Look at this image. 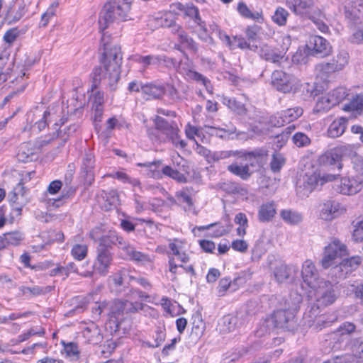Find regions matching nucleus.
I'll list each match as a JSON object with an SVG mask.
<instances>
[{
  "label": "nucleus",
  "mask_w": 363,
  "mask_h": 363,
  "mask_svg": "<svg viewBox=\"0 0 363 363\" xmlns=\"http://www.w3.org/2000/svg\"><path fill=\"white\" fill-rule=\"evenodd\" d=\"M101 43L104 47V66L94 69V86H96L99 81V84L106 87H109L111 90H116L120 79L122 63L121 48L114 45L109 48V35L104 32L102 33Z\"/></svg>",
  "instance_id": "1"
},
{
  "label": "nucleus",
  "mask_w": 363,
  "mask_h": 363,
  "mask_svg": "<svg viewBox=\"0 0 363 363\" xmlns=\"http://www.w3.org/2000/svg\"><path fill=\"white\" fill-rule=\"evenodd\" d=\"M338 175L323 172L319 169L307 172L296 184V194L304 199L315 190L320 189L325 184L335 181Z\"/></svg>",
  "instance_id": "2"
},
{
  "label": "nucleus",
  "mask_w": 363,
  "mask_h": 363,
  "mask_svg": "<svg viewBox=\"0 0 363 363\" xmlns=\"http://www.w3.org/2000/svg\"><path fill=\"white\" fill-rule=\"evenodd\" d=\"M133 0H119L105 4L99 18V30L104 31L114 21H126Z\"/></svg>",
  "instance_id": "3"
},
{
  "label": "nucleus",
  "mask_w": 363,
  "mask_h": 363,
  "mask_svg": "<svg viewBox=\"0 0 363 363\" xmlns=\"http://www.w3.org/2000/svg\"><path fill=\"white\" fill-rule=\"evenodd\" d=\"M168 247L169 270L176 274L179 273V267H182V264L189 261V256L186 253V243L179 239L170 240Z\"/></svg>",
  "instance_id": "4"
},
{
  "label": "nucleus",
  "mask_w": 363,
  "mask_h": 363,
  "mask_svg": "<svg viewBox=\"0 0 363 363\" xmlns=\"http://www.w3.org/2000/svg\"><path fill=\"white\" fill-rule=\"evenodd\" d=\"M113 262V255L111 252L108 245H106V238H101L100 243L96 247V257L93 264V272H87L84 277H91L93 273L101 276H106Z\"/></svg>",
  "instance_id": "5"
},
{
  "label": "nucleus",
  "mask_w": 363,
  "mask_h": 363,
  "mask_svg": "<svg viewBox=\"0 0 363 363\" xmlns=\"http://www.w3.org/2000/svg\"><path fill=\"white\" fill-rule=\"evenodd\" d=\"M174 7L179 11H184L186 15L191 17L194 22L197 25L196 33L198 38L208 45H215L213 38L208 34L206 23L199 16L198 9L193 5L184 6L180 3L173 4Z\"/></svg>",
  "instance_id": "6"
},
{
  "label": "nucleus",
  "mask_w": 363,
  "mask_h": 363,
  "mask_svg": "<svg viewBox=\"0 0 363 363\" xmlns=\"http://www.w3.org/2000/svg\"><path fill=\"white\" fill-rule=\"evenodd\" d=\"M350 54L344 49L338 50L337 53L329 62H322L316 65L315 70L322 77H326L330 74L343 70L349 64Z\"/></svg>",
  "instance_id": "7"
},
{
  "label": "nucleus",
  "mask_w": 363,
  "mask_h": 363,
  "mask_svg": "<svg viewBox=\"0 0 363 363\" xmlns=\"http://www.w3.org/2000/svg\"><path fill=\"white\" fill-rule=\"evenodd\" d=\"M347 254V246L335 239L325 247L321 265L324 269H328L337 264Z\"/></svg>",
  "instance_id": "8"
},
{
  "label": "nucleus",
  "mask_w": 363,
  "mask_h": 363,
  "mask_svg": "<svg viewBox=\"0 0 363 363\" xmlns=\"http://www.w3.org/2000/svg\"><path fill=\"white\" fill-rule=\"evenodd\" d=\"M154 123L155 128L165 134L176 147L184 149L186 146V143L181 138L179 129L175 122H169L157 116Z\"/></svg>",
  "instance_id": "9"
},
{
  "label": "nucleus",
  "mask_w": 363,
  "mask_h": 363,
  "mask_svg": "<svg viewBox=\"0 0 363 363\" xmlns=\"http://www.w3.org/2000/svg\"><path fill=\"white\" fill-rule=\"evenodd\" d=\"M347 96L348 93L345 87L335 89L328 94L318 97L315 104V110L318 112L328 111L339 104Z\"/></svg>",
  "instance_id": "10"
},
{
  "label": "nucleus",
  "mask_w": 363,
  "mask_h": 363,
  "mask_svg": "<svg viewBox=\"0 0 363 363\" xmlns=\"http://www.w3.org/2000/svg\"><path fill=\"white\" fill-rule=\"evenodd\" d=\"M363 188V175L361 174H347L340 178L336 185V191L347 196H352L359 192Z\"/></svg>",
  "instance_id": "11"
},
{
  "label": "nucleus",
  "mask_w": 363,
  "mask_h": 363,
  "mask_svg": "<svg viewBox=\"0 0 363 363\" xmlns=\"http://www.w3.org/2000/svg\"><path fill=\"white\" fill-rule=\"evenodd\" d=\"M272 85L279 91L289 93L299 86L298 80L281 70H275L272 75Z\"/></svg>",
  "instance_id": "12"
},
{
  "label": "nucleus",
  "mask_w": 363,
  "mask_h": 363,
  "mask_svg": "<svg viewBox=\"0 0 363 363\" xmlns=\"http://www.w3.org/2000/svg\"><path fill=\"white\" fill-rule=\"evenodd\" d=\"M132 60L142 65L144 69H146L149 66L174 67L177 63L174 59L167 57L164 55H149L145 56L135 55L132 56Z\"/></svg>",
  "instance_id": "13"
},
{
  "label": "nucleus",
  "mask_w": 363,
  "mask_h": 363,
  "mask_svg": "<svg viewBox=\"0 0 363 363\" xmlns=\"http://www.w3.org/2000/svg\"><path fill=\"white\" fill-rule=\"evenodd\" d=\"M143 305L139 302H132L128 300H114L109 302L108 315L118 318L124 313H134L141 310Z\"/></svg>",
  "instance_id": "14"
},
{
  "label": "nucleus",
  "mask_w": 363,
  "mask_h": 363,
  "mask_svg": "<svg viewBox=\"0 0 363 363\" xmlns=\"http://www.w3.org/2000/svg\"><path fill=\"white\" fill-rule=\"evenodd\" d=\"M113 238H116L115 243L125 254L126 258L143 264L152 262V259L148 255L137 251L133 245L126 242L122 237L113 234Z\"/></svg>",
  "instance_id": "15"
},
{
  "label": "nucleus",
  "mask_w": 363,
  "mask_h": 363,
  "mask_svg": "<svg viewBox=\"0 0 363 363\" xmlns=\"http://www.w3.org/2000/svg\"><path fill=\"white\" fill-rule=\"evenodd\" d=\"M311 290L315 292L318 308L332 304L337 298L333 286L329 281H323L319 284L318 287L313 288Z\"/></svg>",
  "instance_id": "16"
},
{
  "label": "nucleus",
  "mask_w": 363,
  "mask_h": 363,
  "mask_svg": "<svg viewBox=\"0 0 363 363\" xmlns=\"http://www.w3.org/2000/svg\"><path fill=\"white\" fill-rule=\"evenodd\" d=\"M285 4L295 15L308 18L318 9L315 0H286Z\"/></svg>",
  "instance_id": "17"
},
{
  "label": "nucleus",
  "mask_w": 363,
  "mask_h": 363,
  "mask_svg": "<svg viewBox=\"0 0 363 363\" xmlns=\"http://www.w3.org/2000/svg\"><path fill=\"white\" fill-rule=\"evenodd\" d=\"M346 211L345 208L335 201L326 200L319 206V217L322 220L330 221Z\"/></svg>",
  "instance_id": "18"
},
{
  "label": "nucleus",
  "mask_w": 363,
  "mask_h": 363,
  "mask_svg": "<svg viewBox=\"0 0 363 363\" xmlns=\"http://www.w3.org/2000/svg\"><path fill=\"white\" fill-rule=\"evenodd\" d=\"M274 324V327L286 330H293L296 326L295 314L291 310H277L268 320Z\"/></svg>",
  "instance_id": "19"
},
{
  "label": "nucleus",
  "mask_w": 363,
  "mask_h": 363,
  "mask_svg": "<svg viewBox=\"0 0 363 363\" xmlns=\"http://www.w3.org/2000/svg\"><path fill=\"white\" fill-rule=\"evenodd\" d=\"M301 275L303 283L311 289L318 287L319 284L323 281L320 279L313 262L308 259L303 264Z\"/></svg>",
  "instance_id": "20"
},
{
  "label": "nucleus",
  "mask_w": 363,
  "mask_h": 363,
  "mask_svg": "<svg viewBox=\"0 0 363 363\" xmlns=\"http://www.w3.org/2000/svg\"><path fill=\"white\" fill-rule=\"evenodd\" d=\"M303 114V109L296 106L282 111L270 119V123L274 126H283L298 119Z\"/></svg>",
  "instance_id": "21"
},
{
  "label": "nucleus",
  "mask_w": 363,
  "mask_h": 363,
  "mask_svg": "<svg viewBox=\"0 0 363 363\" xmlns=\"http://www.w3.org/2000/svg\"><path fill=\"white\" fill-rule=\"evenodd\" d=\"M349 150H350V145L337 146L323 155L320 160L323 162L330 165L337 164V168L341 169L342 168V164H341L342 158Z\"/></svg>",
  "instance_id": "22"
},
{
  "label": "nucleus",
  "mask_w": 363,
  "mask_h": 363,
  "mask_svg": "<svg viewBox=\"0 0 363 363\" xmlns=\"http://www.w3.org/2000/svg\"><path fill=\"white\" fill-rule=\"evenodd\" d=\"M179 72L184 75L188 79L194 80L203 84L208 92L211 94L212 93L213 86L211 82L205 76L194 70L189 62H181L179 67Z\"/></svg>",
  "instance_id": "23"
},
{
  "label": "nucleus",
  "mask_w": 363,
  "mask_h": 363,
  "mask_svg": "<svg viewBox=\"0 0 363 363\" xmlns=\"http://www.w3.org/2000/svg\"><path fill=\"white\" fill-rule=\"evenodd\" d=\"M28 5L25 0H13L9 6L6 18L10 23L18 21L27 12Z\"/></svg>",
  "instance_id": "24"
},
{
  "label": "nucleus",
  "mask_w": 363,
  "mask_h": 363,
  "mask_svg": "<svg viewBox=\"0 0 363 363\" xmlns=\"http://www.w3.org/2000/svg\"><path fill=\"white\" fill-rule=\"evenodd\" d=\"M94 79H93V84L91 85V91L92 94L90 96V99L92 102V106L93 108L95 110V120H100V118L102 116L103 113V104L104 103V92H101L100 91H94V89H96L98 86H101L102 88L106 89V90H109L110 91H114L115 90H111L109 87H106L105 86H103L101 84L99 83V81L97 82V86H94Z\"/></svg>",
  "instance_id": "25"
},
{
  "label": "nucleus",
  "mask_w": 363,
  "mask_h": 363,
  "mask_svg": "<svg viewBox=\"0 0 363 363\" xmlns=\"http://www.w3.org/2000/svg\"><path fill=\"white\" fill-rule=\"evenodd\" d=\"M362 258L360 256L356 255L350 258L343 259L335 269L338 270L339 278H345L347 274L354 271L361 264Z\"/></svg>",
  "instance_id": "26"
},
{
  "label": "nucleus",
  "mask_w": 363,
  "mask_h": 363,
  "mask_svg": "<svg viewBox=\"0 0 363 363\" xmlns=\"http://www.w3.org/2000/svg\"><path fill=\"white\" fill-rule=\"evenodd\" d=\"M239 155L238 152L235 156L236 160L228 165L227 169L230 173L240 177L243 180H247L251 176L249 165L247 162L243 163L245 161V158L239 159Z\"/></svg>",
  "instance_id": "27"
},
{
  "label": "nucleus",
  "mask_w": 363,
  "mask_h": 363,
  "mask_svg": "<svg viewBox=\"0 0 363 363\" xmlns=\"http://www.w3.org/2000/svg\"><path fill=\"white\" fill-rule=\"evenodd\" d=\"M35 174V172H26L22 174L21 181L13 188L12 192L9 195L11 202H18V201H26V195L27 190L23 186V182L30 180Z\"/></svg>",
  "instance_id": "28"
},
{
  "label": "nucleus",
  "mask_w": 363,
  "mask_h": 363,
  "mask_svg": "<svg viewBox=\"0 0 363 363\" xmlns=\"http://www.w3.org/2000/svg\"><path fill=\"white\" fill-rule=\"evenodd\" d=\"M342 6L347 17L359 18L363 13V0H343Z\"/></svg>",
  "instance_id": "29"
},
{
  "label": "nucleus",
  "mask_w": 363,
  "mask_h": 363,
  "mask_svg": "<svg viewBox=\"0 0 363 363\" xmlns=\"http://www.w3.org/2000/svg\"><path fill=\"white\" fill-rule=\"evenodd\" d=\"M94 156L91 152H87L82 159L81 170L86 182L91 184L94 180Z\"/></svg>",
  "instance_id": "30"
},
{
  "label": "nucleus",
  "mask_w": 363,
  "mask_h": 363,
  "mask_svg": "<svg viewBox=\"0 0 363 363\" xmlns=\"http://www.w3.org/2000/svg\"><path fill=\"white\" fill-rule=\"evenodd\" d=\"M99 203L104 211H110L119 203V196L116 190L102 191L99 197Z\"/></svg>",
  "instance_id": "31"
},
{
  "label": "nucleus",
  "mask_w": 363,
  "mask_h": 363,
  "mask_svg": "<svg viewBox=\"0 0 363 363\" xmlns=\"http://www.w3.org/2000/svg\"><path fill=\"white\" fill-rule=\"evenodd\" d=\"M277 203L273 201L263 203L258 209V220L262 223L272 220L277 214Z\"/></svg>",
  "instance_id": "32"
},
{
  "label": "nucleus",
  "mask_w": 363,
  "mask_h": 363,
  "mask_svg": "<svg viewBox=\"0 0 363 363\" xmlns=\"http://www.w3.org/2000/svg\"><path fill=\"white\" fill-rule=\"evenodd\" d=\"M310 47L313 54H319L322 56L329 55L331 46L328 41L321 36L315 35L310 40Z\"/></svg>",
  "instance_id": "33"
},
{
  "label": "nucleus",
  "mask_w": 363,
  "mask_h": 363,
  "mask_svg": "<svg viewBox=\"0 0 363 363\" xmlns=\"http://www.w3.org/2000/svg\"><path fill=\"white\" fill-rule=\"evenodd\" d=\"M347 123L348 120L345 117H340L334 120L328 128V137L335 138L341 136L347 128Z\"/></svg>",
  "instance_id": "34"
},
{
  "label": "nucleus",
  "mask_w": 363,
  "mask_h": 363,
  "mask_svg": "<svg viewBox=\"0 0 363 363\" xmlns=\"http://www.w3.org/2000/svg\"><path fill=\"white\" fill-rule=\"evenodd\" d=\"M82 336L86 342L92 345H97L103 340L100 329L94 324L86 327L82 331Z\"/></svg>",
  "instance_id": "35"
},
{
  "label": "nucleus",
  "mask_w": 363,
  "mask_h": 363,
  "mask_svg": "<svg viewBox=\"0 0 363 363\" xmlns=\"http://www.w3.org/2000/svg\"><path fill=\"white\" fill-rule=\"evenodd\" d=\"M161 164L162 162L160 160L137 164L138 167H145L146 169L145 174L147 177L157 179L162 178L163 173Z\"/></svg>",
  "instance_id": "36"
},
{
  "label": "nucleus",
  "mask_w": 363,
  "mask_h": 363,
  "mask_svg": "<svg viewBox=\"0 0 363 363\" xmlns=\"http://www.w3.org/2000/svg\"><path fill=\"white\" fill-rule=\"evenodd\" d=\"M142 93L146 96L147 99H160L164 95L163 84L147 83L142 87Z\"/></svg>",
  "instance_id": "37"
},
{
  "label": "nucleus",
  "mask_w": 363,
  "mask_h": 363,
  "mask_svg": "<svg viewBox=\"0 0 363 363\" xmlns=\"http://www.w3.org/2000/svg\"><path fill=\"white\" fill-rule=\"evenodd\" d=\"M232 225L229 223L226 225H223L220 223H211L208 225L201 226L199 230H210L209 235L213 238H219L227 233L231 230Z\"/></svg>",
  "instance_id": "38"
},
{
  "label": "nucleus",
  "mask_w": 363,
  "mask_h": 363,
  "mask_svg": "<svg viewBox=\"0 0 363 363\" xmlns=\"http://www.w3.org/2000/svg\"><path fill=\"white\" fill-rule=\"evenodd\" d=\"M236 326V318L228 315L220 319L217 330L221 334H227L235 330Z\"/></svg>",
  "instance_id": "39"
},
{
  "label": "nucleus",
  "mask_w": 363,
  "mask_h": 363,
  "mask_svg": "<svg viewBox=\"0 0 363 363\" xmlns=\"http://www.w3.org/2000/svg\"><path fill=\"white\" fill-rule=\"evenodd\" d=\"M177 29L174 32L177 33L178 36V39L180 43L186 48L196 52L198 50V46L196 43L190 38L185 31H184L179 26H176Z\"/></svg>",
  "instance_id": "40"
},
{
  "label": "nucleus",
  "mask_w": 363,
  "mask_h": 363,
  "mask_svg": "<svg viewBox=\"0 0 363 363\" xmlns=\"http://www.w3.org/2000/svg\"><path fill=\"white\" fill-rule=\"evenodd\" d=\"M259 53L261 57L274 63L279 62L280 59L282 58V55L281 54L277 53L274 49L267 44H262L260 46Z\"/></svg>",
  "instance_id": "41"
},
{
  "label": "nucleus",
  "mask_w": 363,
  "mask_h": 363,
  "mask_svg": "<svg viewBox=\"0 0 363 363\" xmlns=\"http://www.w3.org/2000/svg\"><path fill=\"white\" fill-rule=\"evenodd\" d=\"M280 216L286 223L289 225H297L303 220L301 213L291 209L281 210Z\"/></svg>",
  "instance_id": "42"
},
{
  "label": "nucleus",
  "mask_w": 363,
  "mask_h": 363,
  "mask_svg": "<svg viewBox=\"0 0 363 363\" xmlns=\"http://www.w3.org/2000/svg\"><path fill=\"white\" fill-rule=\"evenodd\" d=\"M222 103L238 115H245L247 113V108L245 105L234 98L223 96Z\"/></svg>",
  "instance_id": "43"
},
{
  "label": "nucleus",
  "mask_w": 363,
  "mask_h": 363,
  "mask_svg": "<svg viewBox=\"0 0 363 363\" xmlns=\"http://www.w3.org/2000/svg\"><path fill=\"white\" fill-rule=\"evenodd\" d=\"M303 319L305 324H307L309 328L315 331L320 330L322 328L330 325V323L333 321V320H327L324 315L316 317L314 320H307L306 314H305Z\"/></svg>",
  "instance_id": "44"
},
{
  "label": "nucleus",
  "mask_w": 363,
  "mask_h": 363,
  "mask_svg": "<svg viewBox=\"0 0 363 363\" xmlns=\"http://www.w3.org/2000/svg\"><path fill=\"white\" fill-rule=\"evenodd\" d=\"M342 109L345 111H355L358 114H360L363 109V92L353 97L348 104L344 105Z\"/></svg>",
  "instance_id": "45"
},
{
  "label": "nucleus",
  "mask_w": 363,
  "mask_h": 363,
  "mask_svg": "<svg viewBox=\"0 0 363 363\" xmlns=\"http://www.w3.org/2000/svg\"><path fill=\"white\" fill-rule=\"evenodd\" d=\"M324 18L323 13L318 8L314 10L313 14L308 17L320 32L328 33L330 30L328 25L323 21Z\"/></svg>",
  "instance_id": "46"
},
{
  "label": "nucleus",
  "mask_w": 363,
  "mask_h": 363,
  "mask_svg": "<svg viewBox=\"0 0 363 363\" xmlns=\"http://www.w3.org/2000/svg\"><path fill=\"white\" fill-rule=\"evenodd\" d=\"M355 325L350 322L342 323L337 330L333 333L334 339L344 340L349 335L355 330Z\"/></svg>",
  "instance_id": "47"
},
{
  "label": "nucleus",
  "mask_w": 363,
  "mask_h": 363,
  "mask_svg": "<svg viewBox=\"0 0 363 363\" xmlns=\"http://www.w3.org/2000/svg\"><path fill=\"white\" fill-rule=\"evenodd\" d=\"M162 173L164 175L169 177L179 183H186V177L185 175L177 168H174L172 166H164L162 167Z\"/></svg>",
  "instance_id": "48"
},
{
  "label": "nucleus",
  "mask_w": 363,
  "mask_h": 363,
  "mask_svg": "<svg viewBox=\"0 0 363 363\" xmlns=\"http://www.w3.org/2000/svg\"><path fill=\"white\" fill-rule=\"evenodd\" d=\"M127 274L128 270L122 269L110 276L108 279L110 286L112 289L115 288L116 289H117L118 287L121 286Z\"/></svg>",
  "instance_id": "49"
},
{
  "label": "nucleus",
  "mask_w": 363,
  "mask_h": 363,
  "mask_svg": "<svg viewBox=\"0 0 363 363\" xmlns=\"http://www.w3.org/2000/svg\"><path fill=\"white\" fill-rule=\"evenodd\" d=\"M157 24L162 27H168L172 28V32H174L178 26L175 23L174 16L171 12L165 13L160 18H156Z\"/></svg>",
  "instance_id": "50"
},
{
  "label": "nucleus",
  "mask_w": 363,
  "mask_h": 363,
  "mask_svg": "<svg viewBox=\"0 0 363 363\" xmlns=\"http://www.w3.org/2000/svg\"><path fill=\"white\" fill-rule=\"evenodd\" d=\"M238 11L239 13L245 18L259 21L262 20V14L261 12H252L247 6L243 3L240 2L238 5Z\"/></svg>",
  "instance_id": "51"
},
{
  "label": "nucleus",
  "mask_w": 363,
  "mask_h": 363,
  "mask_svg": "<svg viewBox=\"0 0 363 363\" xmlns=\"http://www.w3.org/2000/svg\"><path fill=\"white\" fill-rule=\"evenodd\" d=\"M289 13L284 8L279 6L276 9L274 15L272 16V21L279 26L286 24Z\"/></svg>",
  "instance_id": "52"
},
{
  "label": "nucleus",
  "mask_w": 363,
  "mask_h": 363,
  "mask_svg": "<svg viewBox=\"0 0 363 363\" xmlns=\"http://www.w3.org/2000/svg\"><path fill=\"white\" fill-rule=\"evenodd\" d=\"M291 269L284 264H280L274 270V277L279 283L286 281L290 276Z\"/></svg>",
  "instance_id": "53"
},
{
  "label": "nucleus",
  "mask_w": 363,
  "mask_h": 363,
  "mask_svg": "<svg viewBox=\"0 0 363 363\" xmlns=\"http://www.w3.org/2000/svg\"><path fill=\"white\" fill-rule=\"evenodd\" d=\"M235 223L238 225L237 228V235L240 237H243L246 234V229L248 227V220L246 215L243 213H238L235 215Z\"/></svg>",
  "instance_id": "54"
},
{
  "label": "nucleus",
  "mask_w": 363,
  "mask_h": 363,
  "mask_svg": "<svg viewBox=\"0 0 363 363\" xmlns=\"http://www.w3.org/2000/svg\"><path fill=\"white\" fill-rule=\"evenodd\" d=\"M4 234L8 245L18 246L25 238L24 233L18 230L11 231Z\"/></svg>",
  "instance_id": "55"
},
{
  "label": "nucleus",
  "mask_w": 363,
  "mask_h": 363,
  "mask_svg": "<svg viewBox=\"0 0 363 363\" xmlns=\"http://www.w3.org/2000/svg\"><path fill=\"white\" fill-rule=\"evenodd\" d=\"M88 252V247L85 244H75L71 250L72 257L79 261L84 259Z\"/></svg>",
  "instance_id": "56"
},
{
  "label": "nucleus",
  "mask_w": 363,
  "mask_h": 363,
  "mask_svg": "<svg viewBox=\"0 0 363 363\" xmlns=\"http://www.w3.org/2000/svg\"><path fill=\"white\" fill-rule=\"evenodd\" d=\"M111 177L113 178H116L123 183H128L131 184L133 186H140V182L138 179L135 178L130 177L125 172H117L113 174H111Z\"/></svg>",
  "instance_id": "57"
},
{
  "label": "nucleus",
  "mask_w": 363,
  "mask_h": 363,
  "mask_svg": "<svg viewBox=\"0 0 363 363\" xmlns=\"http://www.w3.org/2000/svg\"><path fill=\"white\" fill-rule=\"evenodd\" d=\"M292 141L298 147H306L311 144V139L302 132L296 133L292 137Z\"/></svg>",
  "instance_id": "58"
},
{
  "label": "nucleus",
  "mask_w": 363,
  "mask_h": 363,
  "mask_svg": "<svg viewBox=\"0 0 363 363\" xmlns=\"http://www.w3.org/2000/svg\"><path fill=\"white\" fill-rule=\"evenodd\" d=\"M238 152L233 151H216L211 153L208 163L218 162L230 157H235Z\"/></svg>",
  "instance_id": "59"
},
{
  "label": "nucleus",
  "mask_w": 363,
  "mask_h": 363,
  "mask_svg": "<svg viewBox=\"0 0 363 363\" xmlns=\"http://www.w3.org/2000/svg\"><path fill=\"white\" fill-rule=\"evenodd\" d=\"M211 130V134H215L220 138H224L234 133L236 130L235 127L233 125L227 126V128H216L213 126L208 127Z\"/></svg>",
  "instance_id": "60"
},
{
  "label": "nucleus",
  "mask_w": 363,
  "mask_h": 363,
  "mask_svg": "<svg viewBox=\"0 0 363 363\" xmlns=\"http://www.w3.org/2000/svg\"><path fill=\"white\" fill-rule=\"evenodd\" d=\"M64 351L67 357L71 358L72 360H75L79 358V351L78 346L74 342L64 344Z\"/></svg>",
  "instance_id": "61"
},
{
  "label": "nucleus",
  "mask_w": 363,
  "mask_h": 363,
  "mask_svg": "<svg viewBox=\"0 0 363 363\" xmlns=\"http://www.w3.org/2000/svg\"><path fill=\"white\" fill-rule=\"evenodd\" d=\"M28 144H23L21 146L17 154V157L19 161L23 162H28L33 160V152L32 150H28V152H26V150L28 147Z\"/></svg>",
  "instance_id": "62"
},
{
  "label": "nucleus",
  "mask_w": 363,
  "mask_h": 363,
  "mask_svg": "<svg viewBox=\"0 0 363 363\" xmlns=\"http://www.w3.org/2000/svg\"><path fill=\"white\" fill-rule=\"evenodd\" d=\"M232 41L233 42L234 49L235 46L240 49H249L251 50H255L258 48L257 45H250L245 38L242 36H234Z\"/></svg>",
  "instance_id": "63"
},
{
  "label": "nucleus",
  "mask_w": 363,
  "mask_h": 363,
  "mask_svg": "<svg viewBox=\"0 0 363 363\" xmlns=\"http://www.w3.org/2000/svg\"><path fill=\"white\" fill-rule=\"evenodd\" d=\"M348 41L354 45H363V28L354 30L348 38Z\"/></svg>",
  "instance_id": "64"
}]
</instances>
